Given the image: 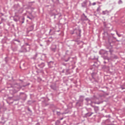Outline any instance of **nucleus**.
Returning a JSON list of instances; mask_svg holds the SVG:
<instances>
[{
  "mask_svg": "<svg viewBox=\"0 0 125 125\" xmlns=\"http://www.w3.org/2000/svg\"><path fill=\"white\" fill-rule=\"evenodd\" d=\"M28 85H30V83H28L27 84H25V85H23L22 86L20 85V84L17 83V84H15L14 87V92L16 93V92H18V91H19L20 90V89H21V88H22V87H26V86H28Z\"/></svg>",
  "mask_w": 125,
  "mask_h": 125,
  "instance_id": "f257e3e1",
  "label": "nucleus"
},
{
  "mask_svg": "<svg viewBox=\"0 0 125 125\" xmlns=\"http://www.w3.org/2000/svg\"><path fill=\"white\" fill-rule=\"evenodd\" d=\"M29 51V48H28L27 49H26V47H25V46H22L21 49L19 50V52L22 53V52H28Z\"/></svg>",
  "mask_w": 125,
  "mask_h": 125,
  "instance_id": "f03ea898",
  "label": "nucleus"
},
{
  "mask_svg": "<svg viewBox=\"0 0 125 125\" xmlns=\"http://www.w3.org/2000/svg\"><path fill=\"white\" fill-rule=\"evenodd\" d=\"M48 66L49 68H52L54 66V62L52 61L48 62Z\"/></svg>",
  "mask_w": 125,
  "mask_h": 125,
  "instance_id": "7ed1b4c3",
  "label": "nucleus"
},
{
  "mask_svg": "<svg viewBox=\"0 0 125 125\" xmlns=\"http://www.w3.org/2000/svg\"><path fill=\"white\" fill-rule=\"evenodd\" d=\"M45 66V63L44 62H42L41 63L38 64V67L41 69H42Z\"/></svg>",
  "mask_w": 125,
  "mask_h": 125,
  "instance_id": "20e7f679",
  "label": "nucleus"
},
{
  "mask_svg": "<svg viewBox=\"0 0 125 125\" xmlns=\"http://www.w3.org/2000/svg\"><path fill=\"white\" fill-rule=\"evenodd\" d=\"M51 50H52V51H53V52H55V51H56V45H53L51 48Z\"/></svg>",
  "mask_w": 125,
  "mask_h": 125,
  "instance_id": "39448f33",
  "label": "nucleus"
},
{
  "mask_svg": "<svg viewBox=\"0 0 125 125\" xmlns=\"http://www.w3.org/2000/svg\"><path fill=\"white\" fill-rule=\"evenodd\" d=\"M50 87L53 90H56V85L55 84L51 85Z\"/></svg>",
  "mask_w": 125,
  "mask_h": 125,
  "instance_id": "423d86ee",
  "label": "nucleus"
},
{
  "mask_svg": "<svg viewBox=\"0 0 125 125\" xmlns=\"http://www.w3.org/2000/svg\"><path fill=\"white\" fill-rule=\"evenodd\" d=\"M35 25L34 24H32L31 25H30L29 28H28V30H29L30 31H33V30H34V27Z\"/></svg>",
  "mask_w": 125,
  "mask_h": 125,
  "instance_id": "0eeeda50",
  "label": "nucleus"
},
{
  "mask_svg": "<svg viewBox=\"0 0 125 125\" xmlns=\"http://www.w3.org/2000/svg\"><path fill=\"white\" fill-rule=\"evenodd\" d=\"M35 102H36V101H28V104L31 105V104H33V103H35Z\"/></svg>",
  "mask_w": 125,
  "mask_h": 125,
  "instance_id": "6e6552de",
  "label": "nucleus"
},
{
  "mask_svg": "<svg viewBox=\"0 0 125 125\" xmlns=\"http://www.w3.org/2000/svg\"><path fill=\"white\" fill-rule=\"evenodd\" d=\"M24 47L26 48V50L29 48V51H30V49H31V48H30V46H24Z\"/></svg>",
  "mask_w": 125,
  "mask_h": 125,
  "instance_id": "1a4fd4ad",
  "label": "nucleus"
},
{
  "mask_svg": "<svg viewBox=\"0 0 125 125\" xmlns=\"http://www.w3.org/2000/svg\"><path fill=\"white\" fill-rule=\"evenodd\" d=\"M38 57V53H36L34 56L33 57V59H36Z\"/></svg>",
  "mask_w": 125,
  "mask_h": 125,
  "instance_id": "9d476101",
  "label": "nucleus"
},
{
  "mask_svg": "<svg viewBox=\"0 0 125 125\" xmlns=\"http://www.w3.org/2000/svg\"><path fill=\"white\" fill-rule=\"evenodd\" d=\"M49 40L50 41V42H51L52 41H53V38L52 37L49 38Z\"/></svg>",
  "mask_w": 125,
  "mask_h": 125,
  "instance_id": "9b49d317",
  "label": "nucleus"
},
{
  "mask_svg": "<svg viewBox=\"0 0 125 125\" xmlns=\"http://www.w3.org/2000/svg\"><path fill=\"white\" fill-rule=\"evenodd\" d=\"M5 62L6 63H7L8 62V58L7 57L5 58Z\"/></svg>",
  "mask_w": 125,
  "mask_h": 125,
  "instance_id": "f8f14e48",
  "label": "nucleus"
},
{
  "mask_svg": "<svg viewBox=\"0 0 125 125\" xmlns=\"http://www.w3.org/2000/svg\"><path fill=\"white\" fill-rule=\"evenodd\" d=\"M29 5H32V3H35V1H30L28 2Z\"/></svg>",
  "mask_w": 125,
  "mask_h": 125,
  "instance_id": "ddd939ff",
  "label": "nucleus"
},
{
  "mask_svg": "<svg viewBox=\"0 0 125 125\" xmlns=\"http://www.w3.org/2000/svg\"><path fill=\"white\" fill-rule=\"evenodd\" d=\"M37 79L38 82H42V78L41 77H38Z\"/></svg>",
  "mask_w": 125,
  "mask_h": 125,
  "instance_id": "4468645a",
  "label": "nucleus"
},
{
  "mask_svg": "<svg viewBox=\"0 0 125 125\" xmlns=\"http://www.w3.org/2000/svg\"><path fill=\"white\" fill-rule=\"evenodd\" d=\"M14 41V42H18L20 43V41L19 39H15Z\"/></svg>",
  "mask_w": 125,
  "mask_h": 125,
  "instance_id": "2eb2a0df",
  "label": "nucleus"
},
{
  "mask_svg": "<svg viewBox=\"0 0 125 125\" xmlns=\"http://www.w3.org/2000/svg\"><path fill=\"white\" fill-rule=\"evenodd\" d=\"M21 20H22L21 24H23V23H24V20H25V18H22Z\"/></svg>",
  "mask_w": 125,
  "mask_h": 125,
  "instance_id": "dca6fc26",
  "label": "nucleus"
},
{
  "mask_svg": "<svg viewBox=\"0 0 125 125\" xmlns=\"http://www.w3.org/2000/svg\"><path fill=\"white\" fill-rule=\"evenodd\" d=\"M56 113H57V115H58V116H60L61 114L60 111H56Z\"/></svg>",
  "mask_w": 125,
  "mask_h": 125,
  "instance_id": "f3484780",
  "label": "nucleus"
},
{
  "mask_svg": "<svg viewBox=\"0 0 125 125\" xmlns=\"http://www.w3.org/2000/svg\"><path fill=\"white\" fill-rule=\"evenodd\" d=\"M30 46V45H29V43H25V44L23 45V46Z\"/></svg>",
  "mask_w": 125,
  "mask_h": 125,
  "instance_id": "a211bd4d",
  "label": "nucleus"
},
{
  "mask_svg": "<svg viewBox=\"0 0 125 125\" xmlns=\"http://www.w3.org/2000/svg\"><path fill=\"white\" fill-rule=\"evenodd\" d=\"M56 125H58V124H60V121H59V120L57 121L56 122Z\"/></svg>",
  "mask_w": 125,
  "mask_h": 125,
  "instance_id": "6ab92c4d",
  "label": "nucleus"
},
{
  "mask_svg": "<svg viewBox=\"0 0 125 125\" xmlns=\"http://www.w3.org/2000/svg\"><path fill=\"white\" fill-rule=\"evenodd\" d=\"M14 20L15 21V22H17V21H18L17 19H14Z\"/></svg>",
  "mask_w": 125,
  "mask_h": 125,
  "instance_id": "aec40b11",
  "label": "nucleus"
},
{
  "mask_svg": "<svg viewBox=\"0 0 125 125\" xmlns=\"http://www.w3.org/2000/svg\"><path fill=\"white\" fill-rule=\"evenodd\" d=\"M46 42H50V40H49H49H47Z\"/></svg>",
  "mask_w": 125,
  "mask_h": 125,
  "instance_id": "412c9836",
  "label": "nucleus"
},
{
  "mask_svg": "<svg viewBox=\"0 0 125 125\" xmlns=\"http://www.w3.org/2000/svg\"><path fill=\"white\" fill-rule=\"evenodd\" d=\"M27 110H28V111H29V112H32V111H31V109H30V108H27Z\"/></svg>",
  "mask_w": 125,
  "mask_h": 125,
  "instance_id": "4be33fe9",
  "label": "nucleus"
},
{
  "mask_svg": "<svg viewBox=\"0 0 125 125\" xmlns=\"http://www.w3.org/2000/svg\"><path fill=\"white\" fill-rule=\"evenodd\" d=\"M51 31H52V29H50V31H49V32L50 35H51V34H50V32H51Z\"/></svg>",
  "mask_w": 125,
  "mask_h": 125,
  "instance_id": "5701e85b",
  "label": "nucleus"
},
{
  "mask_svg": "<svg viewBox=\"0 0 125 125\" xmlns=\"http://www.w3.org/2000/svg\"><path fill=\"white\" fill-rule=\"evenodd\" d=\"M95 4H96V2H93L92 3V5H95Z\"/></svg>",
  "mask_w": 125,
  "mask_h": 125,
  "instance_id": "b1692460",
  "label": "nucleus"
},
{
  "mask_svg": "<svg viewBox=\"0 0 125 125\" xmlns=\"http://www.w3.org/2000/svg\"><path fill=\"white\" fill-rule=\"evenodd\" d=\"M4 20V19H3V18H1V21H3Z\"/></svg>",
  "mask_w": 125,
  "mask_h": 125,
  "instance_id": "393cba45",
  "label": "nucleus"
},
{
  "mask_svg": "<svg viewBox=\"0 0 125 125\" xmlns=\"http://www.w3.org/2000/svg\"><path fill=\"white\" fill-rule=\"evenodd\" d=\"M27 18H29V19L32 20V18H31L30 17L28 16Z\"/></svg>",
  "mask_w": 125,
  "mask_h": 125,
  "instance_id": "a878e982",
  "label": "nucleus"
},
{
  "mask_svg": "<svg viewBox=\"0 0 125 125\" xmlns=\"http://www.w3.org/2000/svg\"><path fill=\"white\" fill-rule=\"evenodd\" d=\"M0 14H1V15L2 16H3V15H4L3 13H1Z\"/></svg>",
  "mask_w": 125,
  "mask_h": 125,
  "instance_id": "bb28decb",
  "label": "nucleus"
},
{
  "mask_svg": "<svg viewBox=\"0 0 125 125\" xmlns=\"http://www.w3.org/2000/svg\"><path fill=\"white\" fill-rule=\"evenodd\" d=\"M40 46H43V45H42V44H40Z\"/></svg>",
  "mask_w": 125,
  "mask_h": 125,
  "instance_id": "cd10ccee",
  "label": "nucleus"
},
{
  "mask_svg": "<svg viewBox=\"0 0 125 125\" xmlns=\"http://www.w3.org/2000/svg\"><path fill=\"white\" fill-rule=\"evenodd\" d=\"M1 120H2V121H3L4 120V118H3V117H2Z\"/></svg>",
  "mask_w": 125,
  "mask_h": 125,
  "instance_id": "c85d7f7f",
  "label": "nucleus"
},
{
  "mask_svg": "<svg viewBox=\"0 0 125 125\" xmlns=\"http://www.w3.org/2000/svg\"><path fill=\"white\" fill-rule=\"evenodd\" d=\"M20 94L21 95V94H24V93H23V92H21L20 93Z\"/></svg>",
  "mask_w": 125,
  "mask_h": 125,
  "instance_id": "c756f323",
  "label": "nucleus"
},
{
  "mask_svg": "<svg viewBox=\"0 0 125 125\" xmlns=\"http://www.w3.org/2000/svg\"><path fill=\"white\" fill-rule=\"evenodd\" d=\"M36 125H40V123H37Z\"/></svg>",
  "mask_w": 125,
  "mask_h": 125,
  "instance_id": "7c9ffc66",
  "label": "nucleus"
},
{
  "mask_svg": "<svg viewBox=\"0 0 125 125\" xmlns=\"http://www.w3.org/2000/svg\"><path fill=\"white\" fill-rule=\"evenodd\" d=\"M57 15H55V16H54V18H56V16H57Z\"/></svg>",
  "mask_w": 125,
  "mask_h": 125,
  "instance_id": "2f4dec72",
  "label": "nucleus"
},
{
  "mask_svg": "<svg viewBox=\"0 0 125 125\" xmlns=\"http://www.w3.org/2000/svg\"><path fill=\"white\" fill-rule=\"evenodd\" d=\"M21 9L23 11V8H21Z\"/></svg>",
  "mask_w": 125,
  "mask_h": 125,
  "instance_id": "473e14b6",
  "label": "nucleus"
},
{
  "mask_svg": "<svg viewBox=\"0 0 125 125\" xmlns=\"http://www.w3.org/2000/svg\"><path fill=\"white\" fill-rule=\"evenodd\" d=\"M1 23H2V21H0V24H1Z\"/></svg>",
  "mask_w": 125,
  "mask_h": 125,
  "instance_id": "72a5a7b5",
  "label": "nucleus"
},
{
  "mask_svg": "<svg viewBox=\"0 0 125 125\" xmlns=\"http://www.w3.org/2000/svg\"><path fill=\"white\" fill-rule=\"evenodd\" d=\"M20 81L21 82H23V81H22V80H20Z\"/></svg>",
  "mask_w": 125,
  "mask_h": 125,
  "instance_id": "f704fd0d",
  "label": "nucleus"
},
{
  "mask_svg": "<svg viewBox=\"0 0 125 125\" xmlns=\"http://www.w3.org/2000/svg\"><path fill=\"white\" fill-rule=\"evenodd\" d=\"M61 120H63V118H62L61 119Z\"/></svg>",
  "mask_w": 125,
  "mask_h": 125,
  "instance_id": "c9c22d12",
  "label": "nucleus"
},
{
  "mask_svg": "<svg viewBox=\"0 0 125 125\" xmlns=\"http://www.w3.org/2000/svg\"><path fill=\"white\" fill-rule=\"evenodd\" d=\"M122 89H125V88H122Z\"/></svg>",
  "mask_w": 125,
  "mask_h": 125,
  "instance_id": "e433bc0d",
  "label": "nucleus"
},
{
  "mask_svg": "<svg viewBox=\"0 0 125 125\" xmlns=\"http://www.w3.org/2000/svg\"><path fill=\"white\" fill-rule=\"evenodd\" d=\"M0 124H1V122H0Z\"/></svg>",
  "mask_w": 125,
  "mask_h": 125,
  "instance_id": "4c0bfd02",
  "label": "nucleus"
}]
</instances>
